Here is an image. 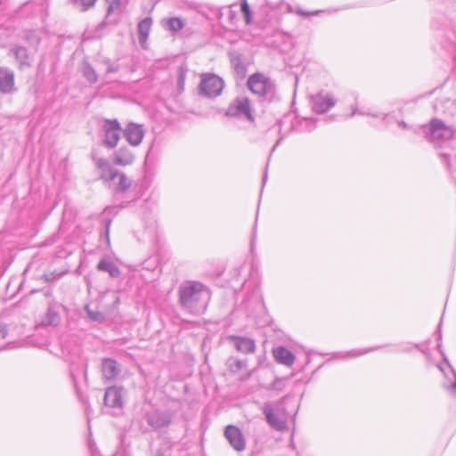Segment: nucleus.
Masks as SVG:
<instances>
[{
	"label": "nucleus",
	"instance_id": "obj_40",
	"mask_svg": "<svg viewBox=\"0 0 456 456\" xmlns=\"http://www.w3.org/2000/svg\"><path fill=\"white\" fill-rule=\"evenodd\" d=\"M390 116L389 115H384L383 116V120H386L388 122V119H389Z\"/></svg>",
	"mask_w": 456,
	"mask_h": 456
},
{
	"label": "nucleus",
	"instance_id": "obj_37",
	"mask_svg": "<svg viewBox=\"0 0 456 456\" xmlns=\"http://www.w3.org/2000/svg\"><path fill=\"white\" fill-rule=\"evenodd\" d=\"M118 70V69L116 67H114L113 65H109L108 68H107V72H116Z\"/></svg>",
	"mask_w": 456,
	"mask_h": 456
},
{
	"label": "nucleus",
	"instance_id": "obj_22",
	"mask_svg": "<svg viewBox=\"0 0 456 456\" xmlns=\"http://www.w3.org/2000/svg\"><path fill=\"white\" fill-rule=\"evenodd\" d=\"M134 157L127 148H120L114 153V163L118 166H127L134 162Z\"/></svg>",
	"mask_w": 456,
	"mask_h": 456
},
{
	"label": "nucleus",
	"instance_id": "obj_42",
	"mask_svg": "<svg viewBox=\"0 0 456 456\" xmlns=\"http://www.w3.org/2000/svg\"><path fill=\"white\" fill-rule=\"evenodd\" d=\"M441 156L447 160V159H448V155L447 154L443 153V154H441Z\"/></svg>",
	"mask_w": 456,
	"mask_h": 456
},
{
	"label": "nucleus",
	"instance_id": "obj_16",
	"mask_svg": "<svg viewBox=\"0 0 456 456\" xmlns=\"http://www.w3.org/2000/svg\"><path fill=\"white\" fill-rule=\"evenodd\" d=\"M16 325L12 319L2 314L0 315V338L2 339L11 338L14 336Z\"/></svg>",
	"mask_w": 456,
	"mask_h": 456
},
{
	"label": "nucleus",
	"instance_id": "obj_34",
	"mask_svg": "<svg viewBox=\"0 0 456 456\" xmlns=\"http://www.w3.org/2000/svg\"><path fill=\"white\" fill-rule=\"evenodd\" d=\"M87 310V314L88 315L90 316V318L94 321H98L102 318V314L99 313V312H93L89 309H86Z\"/></svg>",
	"mask_w": 456,
	"mask_h": 456
},
{
	"label": "nucleus",
	"instance_id": "obj_29",
	"mask_svg": "<svg viewBox=\"0 0 456 456\" xmlns=\"http://www.w3.org/2000/svg\"><path fill=\"white\" fill-rule=\"evenodd\" d=\"M96 0H75V4L78 6H81V11H87L88 9L92 8Z\"/></svg>",
	"mask_w": 456,
	"mask_h": 456
},
{
	"label": "nucleus",
	"instance_id": "obj_36",
	"mask_svg": "<svg viewBox=\"0 0 456 456\" xmlns=\"http://www.w3.org/2000/svg\"><path fill=\"white\" fill-rule=\"evenodd\" d=\"M397 124H398V126L403 128V129H408L409 128V126L404 121H398Z\"/></svg>",
	"mask_w": 456,
	"mask_h": 456
},
{
	"label": "nucleus",
	"instance_id": "obj_12",
	"mask_svg": "<svg viewBox=\"0 0 456 456\" xmlns=\"http://www.w3.org/2000/svg\"><path fill=\"white\" fill-rule=\"evenodd\" d=\"M263 412L267 423L277 431H283L287 428L286 419L274 412L270 405H265Z\"/></svg>",
	"mask_w": 456,
	"mask_h": 456
},
{
	"label": "nucleus",
	"instance_id": "obj_7",
	"mask_svg": "<svg viewBox=\"0 0 456 456\" xmlns=\"http://www.w3.org/2000/svg\"><path fill=\"white\" fill-rule=\"evenodd\" d=\"M102 182L108 188L117 192H124L131 185V182L126 175L118 170H114Z\"/></svg>",
	"mask_w": 456,
	"mask_h": 456
},
{
	"label": "nucleus",
	"instance_id": "obj_11",
	"mask_svg": "<svg viewBox=\"0 0 456 456\" xmlns=\"http://www.w3.org/2000/svg\"><path fill=\"white\" fill-rule=\"evenodd\" d=\"M124 136L126 140L133 146H138L144 136V129L142 125L136 123H129L124 129Z\"/></svg>",
	"mask_w": 456,
	"mask_h": 456
},
{
	"label": "nucleus",
	"instance_id": "obj_15",
	"mask_svg": "<svg viewBox=\"0 0 456 456\" xmlns=\"http://www.w3.org/2000/svg\"><path fill=\"white\" fill-rule=\"evenodd\" d=\"M102 372L106 380L112 381L119 375L120 370L115 360L106 358L102 361Z\"/></svg>",
	"mask_w": 456,
	"mask_h": 456
},
{
	"label": "nucleus",
	"instance_id": "obj_13",
	"mask_svg": "<svg viewBox=\"0 0 456 456\" xmlns=\"http://www.w3.org/2000/svg\"><path fill=\"white\" fill-rule=\"evenodd\" d=\"M104 404L107 407L121 409L123 407L122 388L118 387H108L104 395Z\"/></svg>",
	"mask_w": 456,
	"mask_h": 456
},
{
	"label": "nucleus",
	"instance_id": "obj_35",
	"mask_svg": "<svg viewBox=\"0 0 456 456\" xmlns=\"http://www.w3.org/2000/svg\"><path fill=\"white\" fill-rule=\"evenodd\" d=\"M356 114H359V115H371L370 113H367V112H363L362 110H359L358 109H354L353 111H352V114L350 115V117H353Z\"/></svg>",
	"mask_w": 456,
	"mask_h": 456
},
{
	"label": "nucleus",
	"instance_id": "obj_38",
	"mask_svg": "<svg viewBox=\"0 0 456 456\" xmlns=\"http://www.w3.org/2000/svg\"><path fill=\"white\" fill-rule=\"evenodd\" d=\"M14 345H15V343H14V342L8 343V344L4 347V349H10V348H13V347H14Z\"/></svg>",
	"mask_w": 456,
	"mask_h": 456
},
{
	"label": "nucleus",
	"instance_id": "obj_25",
	"mask_svg": "<svg viewBox=\"0 0 456 456\" xmlns=\"http://www.w3.org/2000/svg\"><path fill=\"white\" fill-rule=\"evenodd\" d=\"M162 23L167 29L173 32L180 31L184 26L183 21L177 17L164 20Z\"/></svg>",
	"mask_w": 456,
	"mask_h": 456
},
{
	"label": "nucleus",
	"instance_id": "obj_24",
	"mask_svg": "<svg viewBox=\"0 0 456 456\" xmlns=\"http://www.w3.org/2000/svg\"><path fill=\"white\" fill-rule=\"evenodd\" d=\"M94 163L96 167L100 170V179L104 180L110 174H111L115 169H113L109 161L103 158L94 159Z\"/></svg>",
	"mask_w": 456,
	"mask_h": 456
},
{
	"label": "nucleus",
	"instance_id": "obj_19",
	"mask_svg": "<svg viewBox=\"0 0 456 456\" xmlns=\"http://www.w3.org/2000/svg\"><path fill=\"white\" fill-rule=\"evenodd\" d=\"M10 52L15 56L19 62L20 69H24L31 66L32 58L28 50L23 46H14Z\"/></svg>",
	"mask_w": 456,
	"mask_h": 456
},
{
	"label": "nucleus",
	"instance_id": "obj_2",
	"mask_svg": "<svg viewBox=\"0 0 456 456\" xmlns=\"http://www.w3.org/2000/svg\"><path fill=\"white\" fill-rule=\"evenodd\" d=\"M420 129L426 138L436 144L447 142L454 135V129L438 118H433L428 126H421Z\"/></svg>",
	"mask_w": 456,
	"mask_h": 456
},
{
	"label": "nucleus",
	"instance_id": "obj_18",
	"mask_svg": "<svg viewBox=\"0 0 456 456\" xmlns=\"http://www.w3.org/2000/svg\"><path fill=\"white\" fill-rule=\"evenodd\" d=\"M275 361L281 364L290 367L295 362V355L284 346H278L273 351Z\"/></svg>",
	"mask_w": 456,
	"mask_h": 456
},
{
	"label": "nucleus",
	"instance_id": "obj_28",
	"mask_svg": "<svg viewBox=\"0 0 456 456\" xmlns=\"http://www.w3.org/2000/svg\"><path fill=\"white\" fill-rule=\"evenodd\" d=\"M240 10L244 16L246 24H248V25L250 24L252 21V13H251V11H250V8H249V5H248L247 0H242Z\"/></svg>",
	"mask_w": 456,
	"mask_h": 456
},
{
	"label": "nucleus",
	"instance_id": "obj_39",
	"mask_svg": "<svg viewBox=\"0 0 456 456\" xmlns=\"http://www.w3.org/2000/svg\"><path fill=\"white\" fill-rule=\"evenodd\" d=\"M236 365L238 369H242L245 366V363L241 361H237Z\"/></svg>",
	"mask_w": 456,
	"mask_h": 456
},
{
	"label": "nucleus",
	"instance_id": "obj_21",
	"mask_svg": "<svg viewBox=\"0 0 456 456\" xmlns=\"http://www.w3.org/2000/svg\"><path fill=\"white\" fill-rule=\"evenodd\" d=\"M61 305L57 304L56 302H50L48 304V309L47 313L45 314V317L43 320V323L45 325H53L56 326L61 322V316L59 313V308Z\"/></svg>",
	"mask_w": 456,
	"mask_h": 456
},
{
	"label": "nucleus",
	"instance_id": "obj_31",
	"mask_svg": "<svg viewBox=\"0 0 456 456\" xmlns=\"http://www.w3.org/2000/svg\"><path fill=\"white\" fill-rule=\"evenodd\" d=\"M109 4L107 12L110 15L111 12L118 11L121 5V0H106Z\"/></svg>",
	"mask_w": 456,
	"mask_h": 456
},
{
	"label": "nucleus",
	"instance_id": "obj_4",
	"mask_svg": "<svg viewBox=\"0 0 456 456\" xmlns=\"http://www.w3.org/2000/svg\"><path fill=\"white\" fill-rule=\"evenodd\" d=\"M224 86V80L217 75L203 74L199 86V92L205 97L215 98L221 94Z\"/></svg>",
	"mask_w": 456,
	"mask_h": 456
},
{
	"label": "nucleus",
	"instance_id": "obj_14",
	"mask_svg": "<svg viewBox=\"0 0 456 456\" xmlns=\"http://www.w3.org/2000/svg\"><path fill=\"white\" fill-rule=\"evenodd\" d=\"M15 91L14 73L8 68L0 67V92L12 94Z\"/></svg>",
	"mask_w": 456,
	"mask_h": 456
},
{
	"label": "nucleus",
	"instance_id": "obj_41",
	"mask_svg": "<svg viewBox=\"0 0 456 456\" xmlns=\"http://www.w3.org/2000/svg\"><path fill=\"white\" fill-rule=\"evenodd\" d=\"M109 228H110V222L107 224L106 225V233L108 234L109 232Z\"/></svg>",
	"mask_w": 456,
	"mask_h": 456
},
{
	"label": "nucleus",
	"instance_id": "obj_17",
	"mask_svg": "<svg viewBox=\"0 0 456 456\" xmlns=\"http://www.w3.org/2000/svg\"><path fill=\"white\" fill-rule=\"evenodd\" d=\"M152 25V19L146 17L142 20L137 27L138 40L142 48H147V40Z\"/></svg>",
	"mask_w": 456,
	"mask_h": 456
},
{
	"label": "nucleus",
	"instance_id": "obj_20",
	"mask_svg": "<svg viewBox=\"0 0 456 456\" xmlns=\"http://www.w3.org/2000/svg\"><path fill=\"white\" fill-rule=\"evenodd\" d=\"M236 349L243 354H251L256 350L255 341L249 338L232 336Z\"/></svg>",
	"mask_w": 456,
	"mask_h": 456
},
{
	"label": "nucleus",
	"instance_id": "obj_43",
	"mask_svg": "<svg viewBox=\"0 0 456 456\" xmlns=\"http://www.w3.org/2000/svg\"><path fill=\"white\" fill-rule=\"evenodd\" d=\"M265 180H266V175H265V177L263 179V183H265Z\"/></svg>",
	"mask_w": 456,
	"mask_h": 456
},
{
	"label": "nucleus",
	"instance_id": "obj_23",
	"mask_svg": "<svg viewBox=\"0 0 456 456\" xmlns=\"http://www.w3.org/2000/svg\"><path fill=\"white\" fill-rule=\"evenodd\" d=\"M97 269L99 271L107 272L110 277L117 278L120 274L118 267L110 260L103 258L98 265Z\"/></svg>",
	"mask_w": 456,
	"mask_h": 456
},
{
	"label": "nucleus",
	"instance_id": "obj_30",
	"mask_svg": "<svg viewBox=\"0 0 456 456\" xmlns=\"http://www.w3.org/2000/svg\"><path fill=\"white\" fill-rule=\"evenodd\" d=\"M444 387L450 396L456 399V379L454 381L444 383Z\"/></svg>",
	"mask_w": 456,
	"mask_h": 456
},
{
	"label": "nucleus",
	"instance_id": "obj_5",
	"mask_svg": "<svg viewBox=\"0 0 456 456\" xmlns=\"http://www.w3.org/2000/svg\"><path fill=\"white\" fill-rule=\"evenodd\" d=\"M103 142L109 148L117 146L121 134V126L118 120H105L102 126Z\"/></svg>",
	"mask_w": 456,
	"mask_h": 456
},
{
	"label": "nucleus",
	"instance_id": "obj_1",
	"mask_svg": "<svg viewBox=\"0 0 456 456\" xmlns=\"http://www.w3.org/2000/svg\"><path fill=\"white\" fill-rule=\"evenodd\" d=\"M208 299V290L199 281H186L179 288L180 304L192 314H203L207 308Z\"/></svg>",
	"mask_w": 456,
	"mask_h": 456
},
{
	"label": "nucleus",
	"instance_id": "obj_10",
	"mask_svg": "<svg viewBox=\"0 0 456 456\" xmlns=\"http://www.w3.org/2000/svg\"><path fill=\"white\" fill-rule=\"evenodd\" d=\"M224 436L235 451L241 452L245 449L246 442L244 436L237 427L232 425L227 426L224 430Z\"/></svg>",
	"mask_w": 456,
	"mask_h": 456
},
{
	"label": "nucleus",
	"instance_id": "obj_32",
	"mask_svg": "<svg viewBox=\"0 0 456 456\" xmlns=\"http://www.w3.org/2000/svg\"><path fill=\"white\" fill-rule=\"evenodd\" d=\"M370 351V349H369V350H352V351L343 354L342 358L357 357V356L362 355Z\"/></svg>",
	"mask_w": 456,
	"mask_h": 456
},
{
	"label": "nucleus",
	"instance_id": "obj_26",
	"mask_svg": "<svg viewBox=\"0 0 456 456\" xmlns=\"http://www.w3.org/2000/svg\"><path fill=\"white\" fill-rule=\"evenodd\" d=\"M187 71H188V69L184 64L180 65L177 68V70H176L177 90L179 91V93H182L184 90V84H185Z\"/></svg>",
	"mask_w": 456,
	"mask_h": 456
},
{
	"label": "nucleus",
	"instance_id": "obj_33",
	"mask_svg": "<svg viewBox=\"0 0 456 456\" xmlns=\"http://www.w3.org/2000/svg\"><path fill=\"white\" fill-rule=\"evenodd\" d=\"M295 12L298 15H301V16H305V17H309V16H313V15H316L318 14L319 12H321V11H315V12H305L303 11L302 9L300 8H297Z\"/></svg>",
	"mask_w": 456,
	"mask_h": 456
},
{
	"label": "nucleus",
	"instance_id": "obj_3",
	"mask_svg": "<svg viewBox=\"0 0 456 456\" xmlns=\"http://www.w3.org/2000/svg\"><path fill=\"white\" fill-rule=\"evenodd\" d=\"M225 115L230 118L245 119L253 123L255 118L250 101L245 96H238L229 104Z\"/></svg>",
	"mask_w": 456,
	"mask_h": 456
},
{
	"label": "nucleus",
	"instance_id": "obj_9",
	"mask_svg": "<svg viewBox=\"0 0 456 456\" xmlns=\"http://www.w3.org/2000/svg\"><path fill=\"white\" fill-rule=\"evenodd\" d=\"M249 90L257 95L267 94L272 88L271 83L261 74H254L248 80Z\"/></svg>",
	"mask_w": 456,
	"mask_h": 456
},
{
	"label": "nucleus",
	"instance_id": "obj_8",
	"mask_svg": "<svg viewBox=\"0 0 456 456\" xmlns=\"http://www.w3.org/2000/svg\"><path fill=\"white\" fill-rule=\"evenodd\" d=\"M147 423L155 430H159L169 426L172 416L167 411H153L146 414Z\"/></svg>",
	"mask_w": 456,
	"mask_h": 456
},
{
	"label": "nucleus",
	"instance_id": "obj_27",
	"mask_svg": "<svg viewBox=\"0 0 456 456\" xmlns=\"http://www.w3.org/2000/svg\"><path fill=\"white\" fill-rule=\"evenodd\" d=\"M83 75L86 78V80L91 84H94L97 81L96 72L89 64H85L83 69Z\"/></svg>",
	"mask_w": 456,
	"mask_h": 456
},
{
	"label": "nucleus",
	"instance_id": "obj_6",
	"mask_svg": "<svg viewBox=\"0 0 456 456\" xmlns=\"http://www.w3.org/2000/svg\"><path fill=\"white\" fill-rule=\"evenodd\" d=\"M337 100L330 93L321 92L311 99L312 109L314 112L322 114L335 106Z\"/></svg>",
	"mask_w": 456,
	"mask_h": 456
}]
</instances>
